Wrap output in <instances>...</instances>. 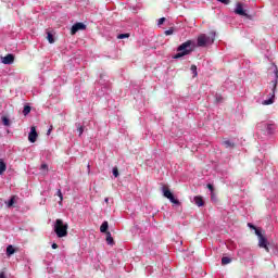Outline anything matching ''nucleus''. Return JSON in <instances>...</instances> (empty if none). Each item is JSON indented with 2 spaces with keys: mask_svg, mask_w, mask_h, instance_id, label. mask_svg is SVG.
Masks as SVG:
<instances>
[{
  "mask_svg": "<svg viewBox=\"0 0 278 278\" xmlns=\"http://www.w3.org/2000/svg\"><path fill=\"white\" fill-rule=\"evenodd\" d=\"M54 232L58 238H66L68 236V224L62 219H56L54 224Z\"/></svg>",
  "mask_w": 278,
  "mask_h": 278,
  "instance_id": "f257e3e1",
  "label": "nucleus"
},
{
  "mask_svg": "<svg viewBox=\"0 0 278 278\" xmlns=\"http://www.w3.org/2000/svg\"><path fill=\"white\" fill-rule=\"evenodd\" d=\"M191 45V40L181 43L177 49L178 53L174 55V60H179V58H184V55H190V53H192Z\"/></svg>",
  "mask_w": 278,
  "mask_h": 278,
  "instance_id": "f03ea898",
  "label": "nucleus"
},
{
  "mask_svg": "<svg viewBox=\"0 0 278 278\" xmlns=\"http://www.w3.org/2000/svg\"><path fill=\"white\" fill-rule=\"evenodd\" d=\"M215 38V33H212L211 37L205 34H202L198 37V47H207V45H212L214 42Z\"/></svg>",
  "mask_w": 278,
  "mask_h": 278,
  "instance_id": "7ed1b4c3",
  "label": "nucleus"
},
{
  "mask_svg": "<svg viewBox=\"0 0 278 278\" xmlns=\"http://www.w3.org/2000/svg\"><path fill=\"white\" fill-rule=\"evenodd\" d=\"M162 192H163V197H165V199H168V201H170V203H174V205H181V202H179V200L175 199V195L173 194V192H170V189H168V187L163 186Z\"/></svg>",
  "mask_w": 278,
  "mask_h": 278,
  "instance_id": "20e7f679",
  "label": "nucleus"
},
{
  "mask_svg": "<svg viewBox=\"0 0 278 278\" xmlns=\"http://www.w3.org/2000/svg\"><path fill=\"white\" fill-rule=\"evenodd\" d=\"M276 80L274 81V86L271 89V97L268 100L263 101V105H273L275 103V90H277V84H278V70L276 67L275 70Z\"/></svg>",
  "mask_w": 278,
  "mask_h": 278,
  "instance_id": "39448f33",
  "label": "nucleus"
},
{
  "mask_svg": "<svg viewBox=\"0 0 278 278\" xmlns=\"http://www.w3.org/2000/svg\"><path fill=\"white\" fill-rule=\"evenodd\" d=\"M84 29H86V24L78 22L72 26L71 34H72V36H75V34H77V31H84Z\"/></svg>",
  "mask_w": 278,
  "mask_h": 278,
  "instance_id": "423d86ee",
  "label": "nucleus"
},
{
  "mask_svg": "<svg viewBox=\"0 0 278 278\" xmlns=\"http://www.w3.org/2000/svg\"><path fill=\"white\" fill-rule=\"evenodd\" d=\"M258 247L261 248V249H265V251L267 252V253H269L270 252V249H268V239H266V237H261V238H258Z\"/></svg>",
  "mask_w": 278,
  "mask_h": 278,
  "instance_id": "0eeeda50",
  "label": "nucleus"
},
{
  "mask_svg": "<svg viewBox=\"0 0 278 278\" xmlns=\"http://www.w3.org/2000/svg\"><path fill=\"white\" fill-rule=\"evenodd\" d=\"M29 142H36L38 140V132L36 131V126H31L30 132L28 135Z\"/></svg>",
  "mask_w": 278,
  "mask_h": 278,
  "instance_id": "6e6552de",
  "label": "nucleus"
},
{
  "mask_svg": "<svg viewBox=\"0 0 278 278\" xmlns=\"http://www.w3.org/2000/svg\"><path fill=\"white\" fill-rule=\"evenodd\" d=\"M235 14H238L239 16H247V11H244V8L242 7V3H237Z\"/></svg>",
  "mask_w": 278,
  "mask_h": 278,
  "instance_id": "1a4fd4ad",
  "label": "nucleus"
},
{
  "mask_svg": "<svg viewBox=\"0 0 278 278\" xmlns=\"http://www.w3.org/2000/svg\"><path fill=\"white\" fill-rule=\"evenodd\" d=\"M2 64H14V54H7L5 56L1 58Z\"/></svg>",
  "mask_w": 278,
  "mask_h": 278,
  "instance_id": "9d476101",
  "label": "nucleus"
},
{
  "mask_svg": "<svg viewBox=\"0 0 278 278\" xmlns=\"http://www.w3.org/2000/svg\"><path fill=\"white\" fill-rule=\"evenodd\" d=\"M18 195H12L9 201H5L7 207H14V203H17Z\"/></svg>",
  "mask_w": 278,
  "mask_h": 278,
  "instance_id": "9b49d317",
  "label": "nucleus"
},
{
  "mask_svg": "<svg viewBox=\"0 0 278 278\" xmlns=\"http://www.w3.org/2000/svg\"><path fill=\"white\" fill-rule=\"evenodd\" d=\"M193 201L198 207H203L205 205V202L203 201V198L201 195H197L193 198Z\"/></svg>",
  "mask_w": 278,
  "mask_h": 278,
  "instance_id": "f8f14e48",
  "label": "nucleus"
},
{
  "mask_svg": "<svg viewBox=\"0 0 278 278\" xmlns=\"http://www.w3.org/2000/svg\"><path fill=\"white\" fill-rule=\"evenodd\" d=\"M222 144L226 148V149H236V143L231 142L229 140H224L222 142Z\"/></svg>",
  "mask_w": 278,
  "mask_h": 278,
  "instance_id": "ddd939ff",
  "label": "nucleus"
},
{
  "mask_svg": "<svg viewBox=\"0 0 278 278\" xmlns=\"http://www.w3.org/2000/svg\"><path fill=\"white\" fill-rule=\"evenodd\" d=\"M109 227H110V224L108 222H103L102 225L100 226L101 233H108Z\"/></svg>",
  "mask_w": 278,
  "mask_h": 278,
  "instance_id": "4468645a",
  "label": "nucleus"
},
{
  "mask_svg": "<svg viewBox=\"0 0 278 278\" xmlns=\"http://www.w3.org/2000/svg\"><path fill=\"white\" fill-rule=\"evenodd\" d=\"M8 169V165L3 162V159H0V175H3V172Z\"/></svg>",
  "mask_w": 278,
  "mask_h": 278,
  "instance_id": "2eb2a0df",
  "label": "nucleus"
},
{
  "mask_svg": "<svg viewBox=\"0 0 278 278\" xmlns=\"http://www.w3.org/2000/svg\"><path fill=\"white\" fill-rule=\"evenodd\" d=\"M14 253H16V250L14 249L13 245H8L7 248V255H14Z\"/></svg>",
  "mask_w": 278,
  "mask_h": 278,
  "instance_id": "dca6fc26",
  "label": "nucleus"
},
{
  "mask_svg": "<svg viewBox=\"0 0 278 278\" xmlns=\"http://www.w3.org/2000/svg\"><path fill=\"white\" fill-rule=\"evenodd\" d=\"M106 242L108 244H114V238H112V233L111 232H106Z\"/></svg>",
  "mask_w": 278,
  "mask_h": 278,
  "instance_id": "f3484780",
  "label": "nucleus"
},
{
  "mask_svg": "<svg viewBox=\"0 0 278 278\" xmlns=\"http://www.w3.org/2000/svg\"><path fill=\"white\" fill-rule=\"evenodd\" d=\"M222 264H223V266H226V264H231V258L224 256L222 258Z\"/></svg>",
  "mask_w": 278,
  "mask_h": 278,
  "instance_id": "a211bd4d",
  "label": "nucleus"
},
{
  "mask_svg": "<svg viewBox=\"0 0 278 278\" xmlns=\"http://www.w3.org/2000/svg\"><path fill=\"white\" fill-rule=\"evenodd\" d=\"M47 40L50 42V45H53V42H55V39L53 38V34L48 33Z\"/></svg>",
  "mask_w": 278,
  "mask_h": 278,
  "instance_id": "6ab92c4d",
  "label": "nucleus"
},
{
  "mask_svg": "<svg viewBox=\"0 0 278 278\" xmlns=\"http://www.w3.org/2000/svg\"><path fill=\"white\" fill-rule=\"evenodd\" d=\"M29 112H31V106L25 105V106H24V110H23L24 116H27V114H29Z\"/></svg>",
  "mask_w": 278,
  "mask_h": 278,
  "instance_id": "aec40b11",
  "label": "nucleus"
},
{
  "mask_svg": "<svg viewBox=\"0 0 278 278\" xmlns=\"http://www.w3.org/2000/svg\"><path fill=\"white\" fill-rule=\"evenodd\" d=\"M2 123L5 127H10V118H8L7 116L2 117Z\"/></svg>",
  "mask_w": 278,
  "mask_h": 278,
  "instance_id": "412c9836",
  "label": "nucleus"
},
{
  "mask_svg": "<svg viewBox=\"0 0 278 278\" xmlns=\"http://www.w3.org/2000/svg\"><path fill=\"white\" fill-rule=\"evenodd\" d=\"M129 33H126V34H119V35H117V38H118V40H123V39H125V38H129Z\"/></svg>",
  "mask_w": 278,
  "mask_h": 278,
  "instance_id": "4be33fe9",
  "label": "nucleus"
},
{
  "mask_svg": "<svg viewBox=\"0 0 278 278\" xmlns=\"http://www.w3.org/2000/svg\"><path fill=\"white\" fill-rule=\"evenodd\" d=\"M173 34H175V28H173V27L165 30V36H173Z\"/></svg>",
  "mask_w": 278,
  "mask_h": 278,
  "instance_id": "5701e85b",
  "label": "nucleus"
},
{
  "mask_svg": "<svg viewBox=\"0 0 278 278\" xmlns=\"http://www.w3.org/2000/svg\"><path fill=\"white\" fill-rule=\"evenodd\" d=\"M76 127H77V131H78L79 136H81V134H84V126L76 124Z\"/></svg>",
  "mask_w": 278,
  "mask_h": 278,
  "instance_id": "b1692460",
  "label": "nucleus"
},
{
  "mask_svg": "<svg viewBox=\"0 0 278 278\" xmlns=\"http://www.w3.org/2000/svg\"><path fill=\"white\" fill-rule=\"evenodd\" d=\"M191 72L193 73V77H197L199 73L197 72V65H191Z\"/></svg>",
  "mask_w": 278,
  "mask_h": 278,
  "instance_id": "393cba45",
  "label": "nucleus"
},
{
  "mask_svg": "<svg viewBox=\"0 0 278 278\" xmlns=\"http://www.w3.org/2000/svg\"><path fill=\"white\" fill-rule=\"evenodd\" d=\"M56 195L60 198V203H62V201H64V195L62 194V190H58Z\"/></svg>",
  "mask_w": 278,
  "mask_h": 278,
  "instance_id": "a878e982",
  "label": "nucleus"
},
{
  "mask_svg": "<svg viewBox=\"0 0 278 278\" xmlns=\"http://www.w3.org/2000/svg\"><path fill=\"white\" fill-rule=\"evenodd\" d=\"M215 101L216 103H223V96H216Z\"/></svg>",
  "mask_w": 278,
  "mask_h": 278,
  "instance_id": "bb28decb",
  "label": "nucleus"
},
{
  "mask_svg": "<svg viewBox=\"0 0 278 278\" xmlns=\"http://www.w3.org/2000/svg\"><path fill=\"white\" fill-rule=\"evenodd\" d=\"M254 230H255V233H256L258 239L264 237V235H262V231H260V229L255 228Z\"/></svg>",
  "mask_w": 278,
  "mask_h": 278,
  "instance_id": "cd10ccee",
  "label": "nucleus"
},
{
  "mask_svg": "<svg viewBox=\"0 0 278 278\" xmlns=\"http://www.w3.org/2000/svg\"><path fill=\"white\" fill-rule=\"evenodd\" d=\"M40 170H49V165H47V164H41V166H40Z\"/></svg>",
  "mask_w": 278,
  "mask_h": 278,
  "instance_id": "c85d7f7f",
  "label": "nucleus"
},
{
  "mask_svg": "<svg viewBox=\"0 0 278 278\" xmlns=\"http://www.w3.org/2000/svg\"><path fill=\"white\" fill-rule=\"evenodd\" d=\"M165 22H166V17H161V18L159 20L157 25H164Z\"/></svg>",
  "mask_w": 278,
  "mask_h": 278,
  "instance_id": "c756f323",
  "label": "nucleus"
},
{
  "mask_svg": "<svg viewBox=\"0 0 278 278\" xmlns=\"http://www.w3.org/2000/svg\"><path fill=\"white\" fill-rule=\"evenodd\" d=\"M113 175H114V177H118V167H114L113 168Z\"/></svg>",
  "mask_w": 278,
  "mask_h": 278,
  "instance_id": "7c9ffc66",
  "label": "nucleus"
},
{
  "mask_svg": "<svg viewBox=\"0 0 278 278\" xmlns=\"http://www.w3.org/2000/svg\"><path fill=\"white\" fill-rule=\"evenodd\" d=\"M207 188H208V190H211V192H214V186L212 184H208Z\"/></svg>",
  "mask_w": 278,
  "mask_h": 278,
  "instance_id": "2f4dec72",
  "label": "nucleus"
},
{
  "mask_svg": "<svg viewBox=\"0 0 278 278\" xmlns=\"http://www.w3.org/2000/svg\"><path fill=\"white\" fill-rule=\"evenodd\" d=\"M0 278H8V277H5V271L0 273Z\"/></svg>",
  "mask_w": 278,
  "mask_h": 278,
  "instance_id": "473e14b6",
  "label": "nucleus"
},
{
  "mask_svg": "<svg viewBox=\"0 0 278 278\" xmlns=\"http://www.w3.org/2000/svg\"><path fill=\"white\" fill-rule=\"evenodd\" d=\"M250 229H256L255 226L253 224H248Z\"/></svg>",
  "mask_w": 278,
  "mask_h": 278,
  "instance_id": "72a5a7b5",
  "label": "nucleus"
},
{
  "mask_svg": "<svg viewBox=\"0 0 278 278\" xmlns=\"http://www.w3.org/2000/svg\"><path fill=\"white\" fill-rule=\"evenodd\" d=\"M219 1L220 3H229V0H217Z\"/></svg>",
  "mask_w": 278,
  "mask_h": 278,
  "instance_id": "f704fd0d",
  "label": "nucleus"
},
{
  "mask_svg": "<svg viewBox=\"0 0 278 278\" xmlns=\"http://www.w3.org/2000/svg\"><path fill=\"white\" fill-rule=\"evenodd\" d=\"M52 249H58V243H52Z\"/></svg>",
  "mask_w": 278,
  "mask_h": 278,
  "instance_id": "c9c22d12",
  "label": "nucleus"
},
{
  "mask_svg": "<svg viewBox=\"0 0 278 278\" xmlns=\"http://www.w3.org/2000/svg\"><path fill=\"white\" fill-rule=\"evenodd\" d=\"M105 203H110V199L109 198H105Z\"/></svg>",
  "mask_w": 278,
  "mask_h": 278,
  "instance_id": "e433bc0d",
  "label": "nucleus"
},
{
  "mask_svg": "<svg viewBox=\"0 0 278 278\" xmlns=\"http://www.w3.org/2000/svg\"><path fill=\"white\" fill-rule=\"evenodd\" d=\"M49 134H51V128L48 130L47 135L49 136Z\"/></svg>",
  "mask_w": 278,
  "mask_h": 278,
  "instance_id": "4c0bfd02",
  "label": "nucleus"
}]
</instances>
